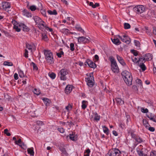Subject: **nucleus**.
Listing matches in <instances>:
<instances>
[{
  "label": "nucleus",
  "instance_id": "1",
  "mask_svg": "<svg viewBox=\"0 0 156 156\" xmlns=\"http://www.w3.org/2000/svg\"><path fill=\"white\" fill-rule=\"evenodd\" d=\"M122 77L126 84L130 86L132 84V77L130 73L125 70L122 73Z\"/></svg>",
  "mask_w": 156,
  "mask_h": 156
},
{
  "label": "nucleus",
  "instance_id": "2",
  "mask_svg": "<svg viewBox=\"0 0 156 156\" xmlns=\"http://www.w3.org/2000/svg\"><path fill=\"white\" fill-rule=\"evenodd\" d=\"M33 18L36 23V24L37 25L40 29H43L44 27L48 28L45 23L39 17L36 16H34Z\"/></svg>",
  "mask_w": 156,
  "mask_h": 156
},
{
  "label": "nucleus",
  "instance_id": "3",
  "mask_svg": "<svg viewBox=\"0 0 156 156\" xmlns=\"http://www.w3.org/2000/svg\"><path fill=\"white\" fill-rule=\"evenodd\" d=\"M44 54L47 63L51 64L54 62L53 56L52 53L49 50H45Z\"/></svg>",
  "mask_w": 156,
  "mask_h": 156
},
{
  "label": "nucleus",
  "instance_id": "4",
  "mask_svg": "<svg viewBox=\"0 0 156 156\" xmlns=\"http://www.w3.org/2000/svg\"><path fill=\"white\" fill-rule=\"evenodd\" d=\"M109 58L111 62L112 70L114 73H118L119 72V68L114 58L112 56H110Z\"/></svg>",
  "mask_w": 156,
  "mask_h": 156
},
{
  "label": "nucleus",
  "instance_id": "5",
  "mask_svg": "<svg viewBox=\"0 0 156 156\" xmlns=\"http://www.w3.org/2000/svg\"><path fill=\"white\" fill-rule=\"evenodd\" d=\"M145 8L142 5H136L133 8V10L137 14H140L144 12Z\"/></svg>",
  "mask_w": 156,
  "mask_h": 156
},
{
  "label": "nucleus",
  "instance_id": "6",
  "mask_svg": "<svg viewBox=\"0 0 156 156\" xmlns=\"http://www.w3.org/2000/svg\"><path fill=\"white\" fill-rule=\"evenodd\" d=\"M68 73V72L67 69H63L59 71L58 76L61 80H65L66 79V76Z\"/></svg>",
  "mask_w": 156,
  "mask_h": 156
},
{
  "label": "nucleus",
  "instance_id": "7",
  "mask_svg": "<svg viewBox=\"0 0 156 156\" xmlns=\"http://www.w3.org/2000/svg\"><path fill=\"white\" fill-rule=\"evenodd\" d=\"M86 81L87 82V84L90 87H92L94 84V80L93 76V73L89 74V77L85 78Z\"/></svg>",
  "mask_w": 156,
  "mask_h": 156
},
{
  "label": "nucleus",
  "instance_id": "8",
  "mask_svg": "<svg viewBox=\"0 0 156 156\" xmlns=\"http://www.w3.org/2000/svg\"><path fill=\"white\" fill-rule=\"evenodd\" d=\"M120 153L118 149L115 148L110 150L107 154L110 156H119Z\"/></svg>",
  "mask_w": 156,
  "mask_h": 156
},
{
  "label": "nucleus",
  "instance_id": "9",
  "mask_svg": "<svg viewBox=\"0 0 156 156\" xmlns=\"http://www.w3.org/2000/svg\"><path fill=\"white\" fill-rule=\"evenodd\" d=\"M78 42L80 43L86 44L90 42V40L85 37H81L77 38Z\"/></svg>",
  "mask_w": 156,
  "mask_h": 156
},
{
  "label": "nucleus",
  "instance_id": "10",
  "mask_svg": "<svg viewBox=\"0 0 156 156\" xmlns=\"http://www.w3.org/2000/svg\"><path fill=\"white\" fill-rule=\"evenodd\" d=\"M0 6L2 7V9L5 10L7 8H9L11 7L10 3L7 2L3 1L0 3Z\"/></svg>",
  "mask_w": 156,
  "mask_h": 156
},
{
  "label": "nucleus",
  "instance_id": "11",
  "mask_svg": "<svg viewBox=\"0 0 156 156\" xmlns=\"http://www.w3.org/2000/svg\"><path fill=\"white\" fill-rule=\"evenodd\" d=\"M118 37L123 42L127 44H129L130 42V38L126 35H123V37L119 35Z\"/></svg>",
  "mask_w": 156,
  "mask_h": 156
},
{
  "label": "nucleus",
  "instance_id": "12",
  "mask_svg": "<svg viewBox=\"0 0 156 156\" xmlns=\"http://www.w3.org/2000/svg\"><path fill=\"white\" fill-rule=\"evenodd\" d=\"M86 63L90 68H95L96 67V64L92 61L88 59H87L85 62V65H86Z\"/></svg>",
  "mask_w": 156,
  "mask_h": 156
},
{
  "label": "nucleus",
  "instance_id": "13",
  "mask_svg": "<svg viewBox=\"0 0 156 156\" xmlns=\"http://www.w3.org/2000/svg\"><path fill=\"white\" fill-rule=\"evenodd\" d=\"M26 47L29 50H30L32 52L33 51H35L36 50V47L34 44H27L26 45Z\"/></svg>",
  "mask_w": 156,
  "mask_h": 156
},
{
  "label": "nucleus",
  "instance_id": "14",
  "mask_svg": "<svg viewBox=\"0 0 156 156\" xmlns=\"http://www.w3.org/2000/svg\"><path fill=\"white\" fill-rule=\"evenodd\" d=\"M60 31L62 33L65 34L66 35H68L69 34H76V33L70 32L69 30L67 29L66 28H63L61 29L60 30Z\"/></svg>",
  "mask_w": 156,
  "mask_h": 156
},
{
  "label": "nucleus",
  "instance_id": "15",
  "mask_svg": "<svg viewBox=\"0 0 156 156\" xmlns=\"http://www.w3.org/2000/svg\"><path fill=\"white\" fill-rule=\"evenodd\" d=\"M72 90V86L71 85H68L66 87L65 92L67 94H68L70 93Z\"/></svg>",
  "mask_w": 156,
  "mask_h": 156
},
{
  "label": "nucleus",
  "instance_id": "16",
  "mask_svg": "<svg viewBox=\"0 0 156 156\" xmlns=\"http://www.w3.org/2000/svg\"><path fill=\"white\" fill-rule=\"evenodd\" d=\"M19 26L23 29L24 31H28L30 30V29L24 24H21L19 25Z\"/></svg>",
  "mask_w": 156,
  "mask_h": 156
},
{
  "label": "nucleus",
  "instance_id": "17",
  "mask_svg": "<svg viewBox=\"0 0 156 156\" xmlns=\"http://www.w3.org/2000/svg\"><path fill=\"white\" fill-rule=\"evenodd\" d=\"M41 40L45 42H48V38L47 37L46 34L45 33H41Z\"/></svg>",
  "mask_w": 156,
  "mask_h": 156
},
{
  "label": "nucleus",
  "instance_id": "18",
  "mask_svg": "<svg viewBox=\"0 0 156 156\" xmlns=\"http://www.w3.org/2000/svg\"><path fill=\"white\" fill-rule=\"evenodd\" d=\"M143 149L142 148L141 151L139 150V148H137L136 152L139 156H147L146 154L144 153V151H142Z\"/></svg>",
  "mask_w": 156,
  "mask_h": 156
},
{
  "label": "nucleus",
  "instance_id": "19",
  "mask_svg": "<svg viewBox=\"0 0 156 156\" xmlns=\"http://www.w3.org/2000/svg\"><path fill=\"white\" fill-rule=\"evenodd\" d=\"M152 59V55L150 53L146 54L144 57V59H145L146 61L150 60Z\"/></svg>",
  "mask_w": 156,
  "mask_h": 156
},
{
  "label": "nucleus",
  "instance_id": "20",
  "mask_svg": "<svg viewBox=\"0 0 156 156\" xmlns=\"http://www.w3.org/2000/svg\"><path fill=\"white\" fill-rule=\"evenodd\" d=\"M42 100L44 104L46 106H48L49 104L51 102V101L48 98H44L42 99Z\"/></svg>",
  "mask_w": 156,
  "mask_h": 156
},
{
  "label": "nucleus",
  "instance_id": "21",
  "mask_svg": "<svg viewBox=\"0 0 156 156\" xmlns=\"http://www.w3.org/2000/svg\"><path fill=\"white\" fill-rule=\"evenodd\" d=\"M15 143L16 144L22 147L23 146H24V143L22 142L21 139H19L18 141L15 140Z\"/></svg>",
  "mask_w": 156,
  "mask_h": 156
},
{
  "label": "nucleus",
  "instance_id": "22",
  "mask_svg": "<svg viewBox=\"0 0 156 156\" xmlns=\"http://www.w3.org/2000/svg\"><path fill=\"white\" fill-rule=\"evenodd\" d=\"M111 40L112 42L116 45H118L121 43L120 41L118 38L111 39Z\"/></svg>",
  "mask_w": 156,
  "mask_h": 156
},
{
  "label": "nucleus",
  "instance_id": "23",
  "mask_svg": "<svg viewBox=\"0 0 156 156\" xmlns=\"http://www.w3.org/2000/svg\"><path fill=\"white\" fill-rule=\"evenodd\" d=\"M138 64L143 71H144L146 69V68L143 63H139Z\"/></svg>",
  "mask_w": 156,
  "mask_h": 156
},
{
  "label": "nucleus",
  "instance_id": "24",
  "mask_svg": "<svg viewBox=\"0 0 156 156\" xmlns=\"http://www.w3.org/2000/svg\"><path fill=\"white\" fill-rule=\"evenodd\" d=\"M94 120L97 121H99L100 119V116L98 115L97 113L95 112L94 113Z\"/></svg>",
  "mask_w": 156,
  "mask_h": 156
},
{
  "label": "nucleus",
  "instance_id": "25",
  "mask_svg": "<svg viewBox=\"0 0 156 156\" xmlns=\"http://www.w3.org/2000/svg\"><path fill=\"white\" fill-rule=\"evenodd\" d=\"M115 101L117 104L122 105L124 103V101L121 98H118L115 99Z\"/></svg>",
  "mask_w": 156,
  "mask_h": 156
},
{
  "label": "nucleus",
  "instance_id": "26",
  "mask_svg": "<svg viewBox=\"0 0 156 156\" xmlns=\"http://www.w3.org/2000/svg\"><path fill=\"white\" fill-rule=\"evenodd\" d=\"M27 151L28 153L30 154V155L32 156L34 155V149L33 147L28 148Z\"/></svg>",
  "mask_w": 156,
  "mask_h": 156
},
{
  "label": "nucleus",
  "instance_id": "27",
  "mask_svg": "<svg viewBox=\"0 0 156 156\" xmlns=\"http://www.w3.org/2000/svg\"><path fill=\"white\" fill-rule=\"evenodd\" d=\"M69 137V138L73 141H75L76 140V137L73 134H70L69 136H67V137Z\"/></svg>",
  "mask_w": 156,
  "mask_h": 156
},
{
  "label": "nucleus",
  "instance_id": "28",
  "mask_svg": "<svg viewBox=\"0 0 156 156\" xmlns=\"http://www.w3.org/2000/svg\"><path fill=\"white\" fill-rule=\"evenodd\" d=\"M142 60V58H139V59L138 60L137 58H136V57L133 56L132 58V61L135 63H139V61H140Z\"/></svg>",
  "mask_w": 156,
  "mask_h": 156
},
{
  "label": "nucleus",
  "instance_id": "29",
  "mask_svg": "<svg viewBox=\"0 0 156 156\" xmlns=\"http://www.w3.org/2000/svg\"><path fill=\"white\" fill-rule=\"evenodd\" d=\"M143 123L144 125L147 128L148 127L150 126L149 124L148 123V122L146 119H143Z\"/></svg>",
  "mask_w": 156,
  "mask_h": 156
},
{
  "label": "nucleus",
  "instance_id": "30",
  "mask_svg": "<svg viewBox=\"0 0 156 156\" xmlns=\"http://www.w3.org/2000/svg\"><path fill=\"white\" fill-rule=\"evenodd\" d=\"M48 12L50 15H56L57 14V11L55 10H54L53 11L48 10Z\"/></svg>",
  "mask_w": 156,
  "mask_h": 156
},
{
  "label": "nucleus",
  "instance_id": "31",
  "mask_svg": "<svg viewBox=\"0 0 156 156\" xmlns=\"http://www.w3.org/2000/svg\"><path fill=\"white\" fill-rule=\"evenodd\" d=\"M147 117L149 118L151 120L153 121L155 118V116L152 113H151L150 114H148L147 115Z\"/></svg>",
  "mask_w": 156,
  "mask_h": 156
},
{
  "label": "nucleus",
  "instance_id": "32",
  "mask_svg": "<svg viewBox=\"0 0 156 156\" xmlns=\"http://www.w3.org/2000/svg\"><path fill=\"white\" fill-rule=\"evenodd\" d=\"M75 28L78 31H80L82 33H83L84 32V31L82 29L81 27L79 25H76L75 27Z\"/></svg>",
  "mask_w": 156,
  "mask_h": 156
},
{
  "label": "nucleus",
  "instance_id": "33",
  "mask_svg": "<svg viewBox=\"0 0 156 156\" xmlns=\"http://www.w3.org/2000/svg\"><path fill=\"white\" fill-rule=\"evenodd\" d=\"M48 75L52 79H54L56 76L55 74L53 73H48Z\"/></svg>",
  "mask_w": 156,
  "mask_h": 156
},
{
  "label": "nucleus",
  "instance_id": "34",
  "mask_svg": "<svg viewBox=\"0 0 156 156\" xmlns=\"http://www.w3.org/2000/svg\"><path fill=\"white\" fill-rule=\"evenodd\" d=\"M124 29H129L130 27V25L128 23H125L124 24Z\"/></svg>",
  "mask_w": 156,
  "mask_h": 156
},
{
  "label": "nucleus",
  "instance_id": "35",
  "mask_svg": "<svg viewBox=\"0 0 156 156\" xmlns=\"http://www.w3.org/2000/svg\"><path fill=\"white\" fill-rule=\"evenodd\" d=\"M87 102V101H82V105L81 106L82 109H84L87 107V105H86V103Z\"/></svg>",
  "mask_w": 156,
  "mask_h": 156
},
{
  "label": "nucleus",
  "instance_id": "36",
  "mask_svg": "<svg viewBox=\"0 0 156 156\" xmlns=\"http://www.w3.org/2000/svg\"><path fill=\"white\" fill-rule=\"evenodd\" d=\"M3 65L5 66H13V64L11 62H8L7 61H5L3 63Z\"/></svg>",
  "mask_w": 156,
  "mask_h": 156
},
{
  "label": "nucleus",
  "instance_id": "37",
  "mask_svg": "<svg viewBox=\"0 0 156 156\" xmlns=\"http://www.w3.org/2000/svg\"><path fill=\"white\" fill-rule=\"evenodd\" d=\"M34 93L37 95H39L40 94V90L35 88L33 91Z\"/></svg>",
  "mask_w": 156,
  "mask_h": 156
},
{
  "label": "nucleus",
  "instance_id": "38",
  "mask_svg": "<svg viewBox=\"0 0 156 156\" xmlns=\"http://www.w3.org/2000/svg\"><path fill=\"white\" fill-rule=\"evenodd\" d=\"M103 128L104 132L105 133H106L107 135H108V129L105 126H103Z\"/></svg>",
  "mask_w": 156,
  "mask_h": 156
},
{
  "label": "nucleus",
  "instance_id": "39",
  "mask_svg": "<svg viewBox=\"0 0 156 156\" xmlns=\"http://www.w3.org/2000/svg\"><path fill=\"white\" fill-rule=\"evenodd\" d=\"M31 65L32 66L34 70H37L38 69V68L36 64L33 62H32Z\"/></svg>",
  "mask_w": 156,
  "mask_h": 156
},
{
  "label": "nucleus",
  "instance_id": "40",
  "mask_svg": "<svg viewBox=\"0 0 156 156\" xmlns=\"http://www.w3.org/2000/svg\"><path fill=\"white\" fill-rule=\"evenodd\" d=\"M136 141L139 143H140L143 142V140L140 137L137 136L136 138L135 139Z\"/></svg>",
  "mask_w": 156,
  "mask_h": 156
},
{
  "label": "nucleus",
  "instance_id": "41",
  "mask_svg": "<svg viewBox=\"0 0 156 156\" xmlns=\"http://www.w3.org/2000/svg\"><path fill=\"white\" fill-rule=\"evenodd\" d=\"M136 83L138 84L140 86L142 87V84L141 80L139 79H137L136 80Z\"/></svg>",
  "mask_w": 156,
  "mask_h": 156
},
{
  "label": "nucleus",
  "instance_id": "42",
  "mask_svg": "<svg viewBox=\"0 0 156 156\" xmlns=\"http://www.w3.org/2000/svg\"><path fill=\"white\" fill-rule=\"evenodd\" d=\"M131 52L135 56H136L138 55V51L136 50H131Z\"/></svg>",
  "mask_w": 156,
  "mask_h": 156
},
{
  "label": "nucleus",
  "instance_id": "43",
  "mask_svg": "<svg viewBox=\"0 0 156 156\" xmlns=\"http://www.w3.org/2000/svg\"><path fill=\"white\" fill-rule=\"evenodd\" d=\"M19 75L20 77H23L24 76V73L23 71L21 70H20L19 72Z\"/></svg>",
  "mask_w": 156,
  "mask_h": 156
},
{
  "label": "nucleus",
  "instance_id": "44",
  "mask_svg": "<svg viewBox=\"0 0 156 156\" xmlns=\"http://www.w3.org/2000/svg\"><path fill=\"white\" fill-rule=\"evenodd\" d=\"M134 42L135 46L138 47H140V44L139 41L136 40H134Z\"/></svg>",
  "mask_w": 156,
  "mask_h": 156
},
{
  "label": "nucleus",
  "instance_id": "45",
  "mask_svg": "<svg viewBox=\"0 0 156 156\" xmlns=\"http://www.w3.org/2000/svg\"><path fill=\"white\" fill-rule=\"evenodd\" d=\"M72 108V106L70 104H69L66 107V109L68 111H69Z\"/></svg>",
  "mask_w": 156,
  "mask_h": 156
},
{
  "label": "nucleus",
  "instance_id": "46",
  "mask_svg": "<svg viewBox=\"0 0 156 156\" xmlns=\"http://www.w3.org/2000/svg\"><path fill=\"white\" fill-rule=\"evenodd\" d=\"M41 12L42 14L44 16H46V11L44 9H42L41 10Z\"/></svg>",
  "mask_w": 156,
  "mask_h": 156
},
{
  "label": "nucleus",
  "instance_id": "47",
  "mask_svg": "<svg viewBox=\"0 0 156 156\" xmlns=\"http://www.w3.org/2000/svg\"><path fill=\"white\" fill-rule=\"evenodd\" d=\"M74 44L73 43H71L70 44V49L72 51H73L74 50Z\"/></svg>",
  "mask_w": 156,
  "mask_h": 156
},
{
  "label": "nucleus",
  "instance_id": "48",
  "mask_svg": "<svg viewBox=\"0 0 156 156\" xmlns=\"http://www.w3.org/2000/svg\"><path fill=\"white\" fill-rule=\"evenodd\" d=\"M8 130L7 129H5L4 130V133L7 136H9L11 135L10 133L8 132Z\"/></svg>",
  "mask_w": 156,
  "mask_h": 156
},
{
  "label": "nucleus",
  "instance_id": "49",
  "mask_svg": "<svg viewBox=\"0 0 156 156\" xmlns=\"http://www.w3.org/2000/svg\"><path fill=\"white\" fill-rule=\"evenodd\" d=\"M14 29L16 30V31L19 32L20 31V28H19L18 27L15 25L13 27Z\"/></svg>",
  "mask_w": 156,
  "mask_h": 156
},
{
  "label": "nucleus",
  "instance_id": "50",
  "mask_svg": "<svg viewBox=\"0 0 156 156\" xmlns=\"http://www.w3.org/2000/svg\"><path fill=\"white\" fill-rule=\"evenodd\" d=\"M60 151L62 152L63 154H64L66 155L67 154V153L65 148H62L60 149Z\"/></svg>",
  "mask_w": 156,
  "mask_h": 156
},
{
  "label": "nucleus",
  "instance_id": "51",
  "mask_svg": "<svg viewBox=\"0 0 156 156\" xmlns=\"http://www.w3.org/2000/svg\"><path fill=\"white\" fill-rule=\"evenodd\" d=\"M141 111L144 113H147L148 112V110L147 108H142L141 109Z\"/></svg>",
  "mask_w": 156,
  "mask_h": 156
},
{
  "label": "nucleus",
  "instance_id": "52",
  "mask_svg": "<svg viewBox=\"0 0 156 156\" xmlns=\"http://www.w3.org/2000/svg\"><path fill=\"white\" fill-rule=\"evenodd\" d=\"M30 9L32 11H34L36 9V8L35 6L32 5L30 6Z\"/></svg>",
  "mask_w": 156,
  "mask_h": 156
},
{
  "label": "nucleus",
  "instance_id": "53",
  "mask_svg": "<svg viewBox=\"0 0 156 156\" xmlns=\"http://www.w3.org/2000/svg\"><path fill=\"white\" fill-rule=\"evenodd\" d=\"M148 130L151 132H154L155 130V129L153 127H148L147 128Z\"/></svg>",
  "mask_w": 156,
  "mask_h": 156
},
{
  "label": "nucleus",
  "instance_id": "54",
  "mask_svg": "<svg viewBox=\"0 0 156 156\" xmlns=\"http://www.w3.org/2000/svg\"><path fill=\"white\" fill-rule=\"evenodd\" d=\"M139 58H142L141 60L139 61V63H143L144 64L145 62V59H144V57L143 58L142 56H141Z\"/></svg>",
  "mask_w": 156,
  "mask_h": 156
},
{
  "label": "nucleus",
  "instance_id": "55",
  "mask_svg": "<svg viewBox=\"0 0 156 156\" xmlns=\"http://www.w3.org/2000/svg\"><path fill=\"white\" fill-rule=\"evenodd\" d=\"M131 135L132 138H133L135 139L137 137V136H136V135L134 134V133L133 132H131Z\"/></svg>",
  "mask_w": 156,
  "mask_h": 156
},
{
  "label": "nucleus",
  "instance_id": "56",
  "mask_svg": "<svg viewBox=\"0 0 156 156\" xmlns=\"http://www.w3.org/2000/svg\"><path fill=\"white\" fill-rule=\"evenodd\" d=\"M37 124L38 125H40L41 126L43 125H44V123L43 122L40 121H37L36 122Z\"/></svg>",
  "mask_w": 156,
  "mask_h": 156
},
{
  "label": "nucleus",
  "instance_id": "57",
  "mask_svg": "<svg viewBox=\"0 0 156 156\" xmlns=\"http://www.w3.org/2000/svg\"><path fill=\"white\" fill-rule=\"evenodd\" d=\"M116 57H117V58L118 60L119 61V62L120 61H121V60H122L123 59V58L122 57L119 56L118 55H117Z\"/></svg>",
  "mask_w": 156,
  "mask_h": 156
},
{
  "label": "nucleus",
  "instance_id": "58",
  "mask_svg": "<svg viewBox=\"0 0 156 156\" xmlns=\"http://www.w3.org/2000/svg\"><path fill=\"white\" fill-rule=\"evenodd\" d=\"M119 62L122 66H124L126 65V64L125 62H124L123 59L122 60H121V61H120Z\"/></svg>",
  "mask_w": 156,
  "mask_h": 156
},
{
  "label": "nucleus",
  "instance_id": "59",
  "mask_svg": "<svg viewBox=\"0 0 156 156\" xmlns=\"http://www.w3.org/2000/svg\"><path fill=\"white\" fill-rule=\"evenodd\" d=\"M58 130L59 131L62 133H63L65 130L64 129L62 128H58Z\"/></svg>",
  "mask_w": 156,
  "mask_h": 156
},
{
  "label": "nucleus",
  "instance_id": "60",
  "mask_svg": "<svg viewBox=\"0 0 156 156\" xmlns=\"http://www.w3.org/2000/svg\"><path fill=\"white\" fill-rule=\"evenodd\" d=\"M24 56L26 58H27L28 57V51L27 49L25 50Z\"/></svg>",
  "mask_w": 156,
  "mask_h": 156
},
{
  "label": "nucleus",
  "instance_id": "61",
  "mask_svg": "<svg viewBox=\"0 0 156 156\" xmlns=\"http://www.w3.org/2000/svg\"><path fill=\"white\" fill-rule=\"evenodd\" d=\"M14 79L16 80H17L18 79V75L16 73L14 74Z\"/></svg>",
  "mask_w": 156,
  "mask_h": 156
},
{
  "label": "nucleus",
  "instance_id": "62",
  "mask_svg": "<svg viewBox=\"0 0 156 156\" xmlns=\"http://www.w3.org/2000/svg\"><path fill=\"white\" fill-rule=\"evenodd\" d=\"M132 88L133 90H134L135 91H136L137 90V87L136 85H133L132 86Z\"/></svg>",
  "mask_w": 156,
  "mask_h": 156
},
{
  "label": "nucleus",
  "instance_id": "63",
  "mask_svg": "<svg viewBox=\"0 0 156 156\" xmlns=\"http://www.w3.org/2000/svg\"><path fill=\"white\" fill-rule=\"evenodd\" d=\"M99 6V4L98 3H96L94 5L93 8H95L97 7H98Z\"/></svg>",
  "mask_w": 156,
  "mask_h": 156
},
{
  "label": "nucleus",
  "instance_id": "64",
  "mask_svg": "<svg viewBox=\"0 0 156 156\" xmlns=\"http://www.w3.org/2000/svg\"><path fill=\"white\" fill-rule=\"evenodd\" d=\"M153 33L154 34L156 35V27H153Z\"/></svg>",
  "mask_w": 156,
  "mask_h": 156
}]
</instances>
